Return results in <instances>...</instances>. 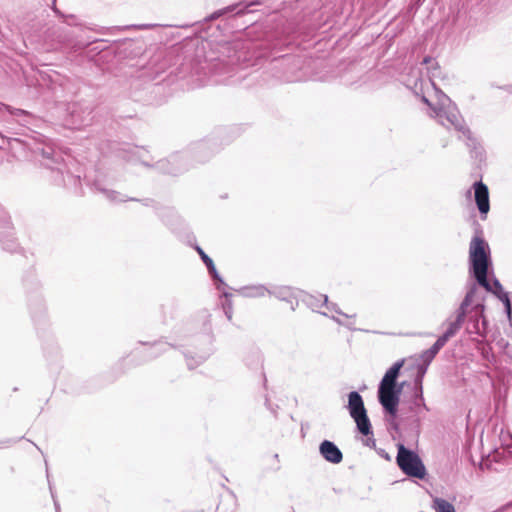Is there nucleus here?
Returning a JSON list of instances; mask_svg holds the SVG:
<instances>
[{
    "label": "nucleus",
    "instance_id": "obj_1",
    "mask_svg": "<svg viewBox=\"0 0 512 512\" xmlns=\"http://www.w3.org/2000/svg\"><path fill=\"white\" fill-rule=\"evenodd\" d=\"M11 148L19 145L24 151L49 172L51 182L56 186H63L78 194L82 190V168L71 156H63L52 143L47 142L44 136L21 140L13 138L9 142Z\"/></svg>",
    "mask_w": 512,
    "mask_h": 512
},
{
    "label": "nucleus",
    "instance_id": "obj_2",
    "mask_svg": "<svg viewBox=\"0 0 512 512\" xmlns=\"http://www.w3.org/2000/svg\"><path fill=\"white\" fill-rule=\"evenodd\" d=\"M432 89L423 94L422 101L430 108L429 116L435 118L441 125L454 128L457 132L470 139L471 133L455 104L431 82Z\"/></svg>",
    "mask_w": 512,
    "mask_h": 512
},
{
    "label": "nucleus",
    "instance_id": "obj_3",
    "mask_svg": "<svg viewBox=\"0 0 512 512\" xmlns=\"http://www.w3.org/2000/svg\"><path fill=\"white\" fill-rule=\"evenodd\" d=\"M469 260L471 269L478 284L484 287L487 291H491L498 295L504 302L508 315L511 313V304L508 294L502 291V285L498 279H493L492 283L489 282L488 267L490 264L489 247L481 237H474L469 247Z\"/></svg>",
    "mask_w": 512,
    "mask_h": 512
},
{
    "label": "nucleus",
    "instance_id": "obj_4",
    "mask_svg": "<svg viewBox=\"0 0 512 512\" xmlns=\"http://www.w3.org/2000/svg\"><path fill=\"white\" fill-rule=\"evenodd\" d=\"M403 363V360L397 361L386 371L378 389V398L380 404L383 406L385 411L392 416L396 415L397 407L400 401L402 385L397 387L396 380L398 378L400 369L403 366Z\"/></svg>",
    "mask_w": 512,
    "mask_h": 512
},
{
    "label": "nucleus",
    "instance_id": "obj_5",
    "mask_svg": "<svg viewBox=\"0 0 512 512\" xmlns=\"http://www.w3.org/2000/svg\"><path fill=\"white\" fill-rule=\"evenodd\" d=\"M403 363V360L397 361L386 371L378 389V398L380 404L383 406L385 411L392 416L396 415L397 407L400 401L402 385L397 387L396 380L398 378L400 369L403 366Z\"/></svg>",
    "mask_w": 512,
    "mask_h": 512
},
{
    "label": "nucleus",
    "instance_id": "obj_6",
    "mask_svg": "<svg viewBox=\"0 0 512 512\" xmlns=\"http://www.w3.org/2000/svg\"><path fill=\"white\" fill-rule=\"evenodd\" d=\"M396 461L406 475L419 479L425 477L426 469L420 457L415 452L405 448L403 444L398 445Z\"/></svg>",
    "mask_w": 512,
    "mask_h": 512
},
{
    "label": "nucleus",
    "instance_id": "obj_7",
    "mask_svg": "<svg viewBox=\"0 0 512 512\" xmlns=\"http://www.w3.org/2000/svg\"><path fill=\"white\" fill-rule=\"evenodd\" d=\"M347 408L357 425L358 431L366 436L372 434L371 423L367 416L363 399L358 392L352 391L349 393Z\"/></svg>",
    "mask_w": 512,
    "mask_h": 512
},
{
    "label": "nucleus",
    "instance_id": "obj_8",
    "mask_svg": "<svg viewBox=\"0 0 512 512\" xmlns=\"http://www.w3.org/2000/svg\"><path fill=\"white\" fill-rule=\"evenodd\" d=\"M67 112L69 121L75 128H81L90 125L94 118V106L92 102L88 100H80L68 103Z\"/></svg>",
    "mask_w": 512,
    "mask_h": 512
},
{
    "label": "nucleus",
    "instance_id": "obj_9",
    "mask_svg": "<svg viewBox=\"0 0 512 512\" xmlns=\"http://www.w3.org/2000/svg\"><path fill=\"white\" fill-rule=\"evenodd\" d=\"M470 305V296L467 295L463 302L461 303L460 307L456 311L455 320L448 321V328L446 332L441 336L444 338V340L447 342L451 337H453L457 331L461 328L465 316H466V310L467 307Z\"/></svg>",
    "mask_w": 512,
    "mask_h": 512
},
{
    "label": "nucleus",
    "instance_id": "obj_10",
    "mask_svg": "<svg viewBox=\"0 0 512 512\" xmlns=\"http://www.w3.org/2000/svg\"><path fill=\"white\" fill-rule=\"evenodd\" d=\"M30 316L35 324L41 323L45 317L46 306L42 293L26 298Z\"/></svg>",
    "mask_w": 512,
    "mask_h": 512
},
{
    "label": "nucleus",
    "instance_id": "obj_11",
    "mask_svg": "<svg viewBox=\"0 0 512 512\" xmlns=\"http://www.w3.org/2000/svg\"><path fill=\"white\" fill-rule=\"evenodd\" d=\"M21 282L26 298L42 293V286L34 269L31 268L25 271L22 276Z\"/></svg>",
    "mask_w": 512,
    "mask_h": 512
},
{
    "label": "nucleus",
    "instance_id": "obj_12",
    "mask_svg": "<svg viewBox=\"0 0 512 512\" xmlns=\"http://www.w3.org/2000/svg\"><path fill=\"white\" fill-rule=\"evenodd\" d=\"M477 207L481 214L486 215L490 209L488 187L481 181L473 185Z\"/></svg>",
    "mask_w": 512,
    "mask_h": 512
},
{
    "label": "nucleus",
    "instance_id": "obj_13",
    "mask_svg": "<svg viewBox=\"0 0 512 512\" xmlns=\"http://www.w3.org/2000/svg\"><path fill=\"white\" fill-rule=\"evenodd\" d=\"M319 451L322 457L330 463L338 464L343 459V455L340 449L329 440H324L320 444Z\"/></svg>",
    "mask_w": 512,
    "mask_h": 512
},
{
    "label": "nucleus",
    "instance_id": "obj_14",
    "mask_svg": "<svg viewBox=\"0 0 512 512\" xmlns=\"http://www.w3.org/2000/svg\"><path fill=\"white\" fill-rule=\"evenodd\" d=\"M6 111L22 126H26L30 123V119H32V114L26 110L13 108L9 105H4Z\"/></svg>",
    "mask_w": 512,
    "mask_h": 512
},
{
    "label": "nucleus",
    "instance_id": "obj_15",
    "mask_svg": "<svg viewBox=\"0 0 512 512\" xmlns=\"http://www.w3.org/2000/svg\"><path fill=\"white\" fill-rule=\"evenodd\" d=\"M95 188H96V190L101 192L106 197L107 200H109L112 203H118V202H125L126 201L125 195H122L121 193H119V192H117L115 190H110V189L104 188L100 184H95Z\"/></svg>",
    "mask_w": 512,
    "mask_h": 512
},
{
    "label": "nucleus",
    "instance_id": "obj_16",
    "mask_svg": "<svg viewBox=\"0 0 512 512\" xmlns=\"http://www.w3.org/2000/svg\"><path fill=\"white\" fill-rule=\"evenodd\" d=\"M446 344V341L441 336L437 339V341L432 345L431 348L424 351L421 355L423 361L430 363L432 359L436 356L439 350Z\"/></svg>",
    "mask_w": 512,
    "mask_h": 512
},
{
    "label": "nucleus",
    "instance_id": "obj_17",
    "mask_svg": "<svg viewBox=\"0 0 512 512\" xmlns=\"http://www.w3.org/2000/svg\"><path fill=\"white\" fill-rule=\"evenodd\" d=\"M51 9L55 13V15L62 19L63 23L67 24L68 26H79L80 22L79 19L74 14H65L61 10L57 8V6L53 5V2L51 3Z\"/></svg>",
    "mask_w": 512,
    "mask_h": 512
},
{
    "label": "nucleus",
    "instance_id": "obj_18",
    "mask_svg": "<svg viewBox=\"0 0 512 512\" xmlns=\"http://www.w3.org/2000/svg\"><path fill=\"white\" fill-rule=\"evenodd\" d=\"M432 507L436 512H455V508L451 503L438 497L433 499Z\"/></svg>",
    "mask_w": 512,
    "mask_h": 512
},
{
    "label": "nucleus",
    "instance_id": "obj_19",
    "mask_svg": "<svg viewBox=\"0 0 512 512\" xmlns=\"http://www.w3.org/2000/svg\"><path fill=\"white\" fill-rule=\"evenodd\" d=\"M267 290L263 286H253L245 289V295L250 297H262Z\"/></svg>",
    "mask_w": 512,
    "mask_h": 512
},
{
    "label": "nucleus",
    "instance_id": "obj_20",
    "mask_svg": "<svg viewBox=\"0 0 512 512\" xmlns=\"http://www.w3.org/2000/svg\"><path fill=\"white\" fill-rule=\"evenodd\" d=\"M421 377H418L416 379V391H415V399H418L421 401V406L423 407L424 410H429L428 407L426 406L425 404V401H424V397H423V388H422V381H421Z\"/></svg>",
    "mask_w": 512,
    "mask_h": 512
},
{
    "label": "nucleus",
    "instance_id": "obj_21",
    "mask_svg": "<svg viewBox=\"0 0 512 512\" xmlns=\"http://www.w3.org/2000/svg\"><path fill=\"white\" fill-rule=\"evenodd\" d=\"M10 216L5 208L0 204V229H10Z\"/></svg>",
    "mask_w": 512,
    "mask_h": 512
},
{
    "label": "nucleus",
    "instance_id": "obj_22",
    "mask_svg": "<svg viewBox=\"0 0 512 512\" xmlns=\"http://www.w3.org/2000/svg\"><path fill=\"white\" fill-rule=\"evenodd\" d=\"M46 477H47V482H48L50 494H51V497L53 499V503H54L56 512H60V505H59V502H58V500L56 498V494H55V491H54V488H53V484H52V482L50 480V474H49V470H48V466L47 465H46Z\"/></svg>",
    "mask_w": 512,
    "mask_h": 512
},
{
    "label": "nucleus",
    "instance_id": "obj_23",
    "mask_svg": "<svg viewBox=\"0 0 512 512\" xmlns=\"http://www.w3.org/2000/svg\"><path fill=\"white\" fill-rule=\"evenodd\" d=\"M197 251L199 252L202 260L204 261V263L206 264L207 267H212L213 268V261L212 259H210L205 253L204 251L201 249V248H197Z\"/></svg>",
    "mask_w": 512,
    "mask_h": 512
},
{
    "label": "nucleus",
    "instance_id": "obj_24",
    "mask_svg": "<svg viewBox=\"0 0 512 512\" xmlns=\"http://www.w3.org/2000/svg\"><path fill=\"white\" fill-rule=\"evenodd\" d=\"M224 310H225V315L227 316L228 320H231L232 318V304L231 302H227L225 305H224Z\"/></svg>",
    "mask_w": 512,
    "mask_h": 512
},
{
    "label": "nucleus",
    "instance_id": "obj_25",
    "mask_svg": "<svg viewBox=\"0 0 512 512\" xmlns=\"http://www.w3.org/2000/svg\"><path fill=\"white\" fill-rule=\"evenodd\" d=\"M60 42L62 43H65V44H68V45H72V37L70 36L69 33H64V36L62 39L59 40Z\"/></svg>",
    "mask_w": 512,
    "mask_h": 512
},
{
    "label": "nucleus",
    "instance_id": "obj_26",
    "mask_svg": "<svg viewBox=\"0 0 512 512\" xmlns=\"http://www.w3.org/2000/svg\"><path fill=\"white\" fill-rule=\"evenodd\" d=\"M207 268H208L209 272L213 275V277H214L215 279H218V273H217V271H216L215 266L213 265V268H212L211 266H210V267H207Z\"/></svg>",
    "mask_w": 512,
    "mask_h": 512
},
{
    "label": "nucleus",
    "instance_id": "obj_27",
    "mask_svg": "<svg viewBox=\"0 0 512 512\" xmlns=\"http://www.w3.org/2000/svg\"><path fill=\"white\" fill-rule=\"evenodd\" d=\"M414 405L418 410L423 409V407L421 406V401L418 399H415Z\"/></svg>",
    "mask_w": 512,
    "mask_h": 512
},
{
    "label": "nucleus",
    "instance_id": "obj_28",
    "mask_svg": "<svg viewBox=\"0 0 512 512\" xmlns=\"http://www.w3.org/2000/svg\"><path fill=\"white\" fill-rule=\"evenodd\" d=\"M15 441L11 440V439H7L5 441H2L0 442V444H11V443H14Z\"/></svg>",
    "mask_w": 512,
    "mask_h": 512
},
{
    "label": "nucleus",
    "instance_id": "obj_29",
    "mask_svg": "<svg viewBox=\"0 0 512 512\" xmlns=\"http://www.w3.org/2000/svg\"><path fill=\"white\" fill-rule=\"evenodd\" d=\"M424 63H425V64H428V63H433V64H435V63H434L430 58H425V59H424Z\"/></svg>",
    "mask_w": 512,
    "mask_h": 512
},
{
    "label": "nucleus",
    "instance_id": "obj_30",
    "mask_svg": "<svg viewBox=\"0 0 512 512\" xmlns=\"http://www.w3.org/2000/svg\"><path fill=\"white\" fill-rule=\"evenodd\" d=\"M322 298H323V304L327 305L328 297L326 295H323Z\"/></svg>",
    "mask_w": 512,
    "mask_h": 512
},
{
    "label": "nucleus",
    "instance_id": "obj_31",
    "mask_svg": "<svg viewBox=\"0 0 512 512\" xmlns=\"http://www.w3.org/2000/svg\"><path fill=\"white\" fill-rule=\"evenodd\" d=\"M333 309H334L338 314L343 315V316H345V317H348L347 315L343 314L341 311L336 310V309H335V305H333Z\"/></svg>",
    "mask_w": 512,
    "mask_h": 512
},
{
    "label": "nucleus",
    "instance_id": "obj_32",
    "mask_svg": "<svg viewBox=\"0 0 512 512\" xmlns=\"http://www.w3.org/2000/svg\"><path fill=\"white\" fill-rule=\"evenodd\" d=\"M335 321H337L339 324H343V322L339 319H336L334 316L332 317Z\"/></svg>",
    "mask_w": 512,
    "mask_h": 512
},
{
    "label": "nucleus",
    "instance_id": "obj_33",
    "mask_svg": "<svg viewBox=\"0 0 512 512\" xmlns=\"http://www.w3.org/2000/svg\"><path fill=\"white\" fill-rule=\"evenodd\" d=\"M56 1H57V0H53V5H54V6H55V2H56Z\"/></svg>",
    "mask_w": 512,
    "mask_h": 512
}]
</instances>
